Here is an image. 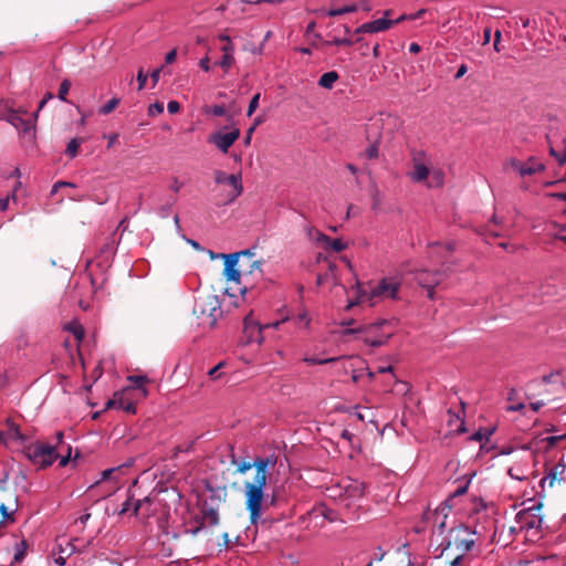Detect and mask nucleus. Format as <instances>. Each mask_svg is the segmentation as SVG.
I'll return each instance as SVG.
<instances>
[{
    "instance_id": "1",
    "label": "nucleus",
    "mask_w": 566,
    "mask_h": 566,
    "mask_svg": "<svg viewBox=\"0 0 566 566\" xmlns=\"http://www.w3.org/2000/svg\"><path fill=\"white\" fill-rule=\"evenodd\" d=\"M277 458L274 453L268 457H255L253 462L242 461L238 465L239 473H245L254 468L256 473L252 482L244 484L245 506L250 514V522L256 525L262 514V502L264 499V488L268 481V470L274 468Z\"/></svg>"
},
{
    "instance_id": "2",
    "label": "nucleus",
    "mask_w": 566,
    "mask_h": 566,
    "mask_svg": "<svg viewBox=\"0 0 566 566\" xmlns=\"http://www.w3.org/2000/svg\"><path fill=\"white\" fill-rule=\"evenodd\" d=\"M353 322H346L342 325L345 326L342 334L344 336L354 335L356 339L364 342L371 347H380L385 345L391 336V332H380V328L388 325V321L382 319L371 324H361L357 327H349Z\"/></svg>"
},
{
    "instance_id": "3",
    "label": "nucleus",
    "mask_w": 566,
    "mask_h": 566,
    "mask_svg": "<svg viewBox=\"0 0 566 566\" xmlns=\"http://www.w3.org/2000/svg\"><path fill=\"white\" fill-rule=\"evenodd\" d=\"M400 289V281L395 276L381 279L376 285L363 287L359 290L361 302H368L375 305L384 300H397Z\"/></svg>"
},
{
    "instance_id": "4",
    "label": "nucleus",
    "mask_w": 566,
    "mask_h": 566,
    "mask_svg": "<svg viewBox=\"0 0 566 566\" xmlns=\"http://www.w3.org/2000/svg\"><path fill=\"white\" fill-rule=\"evenodd\" d=\"M25 455L35 465L42 468L53 464L57 458L55 447L44 443H34L25 448Z\"/></svg>"
},
{
    "instance_id": "5",
    "label": "nucleus",
    "mask_w": 566,
    "mask_h": 566,
    "mask_svg": "<svg viewBox=\"0 0 566 566\" xmlns=\"http://www.w3.org/2000/svg\"><path fill=\"white\" fill-rule=\"evenodd\" d=\"M541 504H532L516 513L515 521L520 530L537 533L543 524V517L539 513Z\"/></svg>"
},
{
    "instance_id": "6",
    "label": "nucleus",
    "mask_w": 566,
    "mask_h": 566,
    "mask_svg": "<svg viewBox=\"0 0 566 566\" xmlns=\"http://www.w3.org/2000/svg\"><path fill=\"white\" fill-rule=\"evenodd\" d=\"M450 270V266L447 265L446 261L441 262V270H436L434 272H429L428 270H419L416 272V281L423 289L427 290V295L430 300L434 298V286L439 285L443 280V276L447 271Z\"/></svg>"
},
{
    "instance_id": "7",
    "label": "nucleus",
    "mask_w": 566,
    "mask_h": 566,
    "mask_svg": "<svg viewBox=\"0 0 566 566\" xmlns=\"http://www.w3.org/2000/svg\"><path fill=\"white\" fill-rule=\"evenodd\" d=\"M287 318L284 317L280 321H275L273 323H268L264 325H260L254 322L250 316L244 318L243 333L247 338V343H258L261 344L264 339L263 331L268 328H279V326L284 323Z\"/></svg>"
},
{
    "instance_id": "8",
    "label": "nucleus",
    "mask_w": 566,
    "mask_h": 566,
    "mask_svg": "<svg viewBox=\"0 0 566 566\" xmlns=\"http://www.w3.org/2000/svg\"><path fill=\"white\" fill-rule=\"evenodd\" d=\"M193 311L195 313L206 315V317L202 318V324H207L211 327L216 325L218 317L222 313L217 296H209L202 302H197Z\"/></svg>"
},
{
    "instance_id": "9",
    "label": "nucleus",
    "mask_w": 566,
    "mask_h": 566,
    "mask_svg": "<svg viewBox=\"0 0 566 566\" xmlns=\"http://www.w3.org/2000/svg\"><path fill=\"white\" fill-rule=\"evenodd\" d=\"M27 111H23L22 108H19L17 111H12L9 113V122L11 125H13L19 132L28 135V134H34L35 130V123L38 120V112L32 113L28 117H24L27 115Z\"/></svg>"
},
{
    "instance_id": "10",
    "label": "nucleus",
    "mask_w": 566,
    "mask_h": 566,
    "mask_svg": "<svg viewBox=\"0 0 566 566\" xmlns=\"http://www.w3.org/2000/svg\"><path fill=\"white\" fill-rule=\"evenodd\" d=\"M566 457L562 455L559 460L547 468L546 474L541 479L539 485L544 491L547 486L553 488L556 483H562L566 481Z\"/></svg>"
},
{
    "instance_id": "11",
    "label": "nucleus",
    "mask_w": 566,
    "mask_h": 566,
    "mask_svg": "<svg viewBox=\"0 0 566 566\" xmlns=\"http://www.w3.org/2000/svg\"><path fill=\"white\" fill-rule=\"evenodd\" d=\"M390 14V11L387 10L384 13L382 18L363 23L360 27L356 29L357 33H377L382 32L390 29L392 25L403 21L407 17L405 14L400 15L396 20L388 19L387 17Z\"/></svg>"
},
{
    "instance_id": "12",
    "label": "nucleus",
    "mask_w": 566,
    "mask_h": 566,
    "mask_svg": "<svg viewBox=\"0 0 566 566\" xmlns=\"http://www.w3.org/2000/svg\"><path fill=\"white\" fill-rule=\"evenodd\" d=\"M214 181L219 185L229 184L232 187V191L228 195V202H233L243 191L241 174L227 175L222 170L214 172Z\"/></svg>"
},
{
    "instance_id": "13",
    "label": "nucleus",
    "mask_w": 566,
    "mask_h": 566,
    "mask_svg": "<svg viewBox=\"0 0 566 566\" xmlns=\"http://www.w3.org/2000/svg\"><path fill=\"white\" fill-rule=\"evenodd\" d=\"M240 137V129L233 128L229 133L217 132L209 136L208 142L213 144L220 151L227 154L230 147L235 143V140Z\"/></svg>"
},
{
    "instance_id": "14",
    "label": "nucleus",
    "mask_w": 566,
    "mask_h": 566,
    "mask_svg": "<svg viewBox=\"0 0 566 566\" xmlns=\"http://www.w3.org/2000/svg\"><path fill=\"white\" fill-rule=\"evenodd\" d=\"M240 255H252L250 250H244L231 254H223L224 259V275L228 281L239 282L240 271L237 269Z\"/></svg>"
},
{
    "instance_id": "15",
    "label": "nucleus",
    "mask_w": 566,
    "mask_h": 566,
    "mask_svg": "<svg viewBox=\"0 0 566 566\" xmlns=\"http://www.w3.org/2000/svg\"><path fill=\"white\" fill-rule=\"evenodd\" d=\"M348 499H359L365 494V483L354 479H346L339 484Z\"/></svg>"
},
{
    "instance_id": "16",
    "label": "nucleus",
    "mask_w": 566,
    "mask_h": 566,
    "mask_svg": "<svg viewBox=\"0 0 566 566\" xmlns=\"http://www.w3.org/2000/svg\"><path fill=\"white\" fill-rule=\"evenodd\" d=\"M419 156H415L412 159V170L409 172V177L413 182H426L430 175V168Z\"/></svg>"
},
{
    "instance_id": "17",
    "label": "nucleus",
    "mask_w": 566,
    "mask_h": 566,
    "mask_svg": "<svg viewBox=\"0 0 566 566\" xmlns=\"http://www.w3.org/2000/svg\"><path fill=\"white\" fill-rule=\"evenodd\" d=\"M452 532L457 533L454 544L457 548L461 551L462 555H464L467 552H470L473 548L475 541L473 538L462 537V535H467L470 533L467 526L460 525L457 528H453Z\"/></svg>"
},
{
    "instance_id": "18",
    "label": "nucleus",
    "mask_w": 566,
    "mask_h": 566,
    "mask_svg": "<svg viewBox=\"0 0 566 566\" xmlns=\"http://www.w3.org/2000/svg\"><path fill=\"white\" fill-rule=\"evenodd\" d=\"M316 242L322 244L325 249L334 252H342L347 249V243L342 239H332L323 232L316 231Z\"/></svg>"
},
{
    "instance_id": "19",
    "label": "nucleus",
    "mask_w": 566,
    "mask_h": 566,
    "mask_svg": "<svg viewBox=\"0 0 566 566\" xmlns=\"http://www.w3.org/2000/svg\"><path fill=\"white\" fill-rule=\"evenodd\" d=\"M156 511L154 507V501L146 496L143 500H137L134 504V515L142 520L150 517Z\"/></svg>"
},
{
    "instance_id": "20",
    "label": "nucleus",
    "mask_w": 566,
    "mask_h": 566,
    "mask_svg": "<svg viewBox=\"0 0 566 566\" xmlns=\"http://www.w3.org/2000/svg\"><path fill=\"white\" fill-rule=\"evenodd\" d=\"M220 51L222 52V56L214 65L220 66L224 73H228L235 62L234 45L222 44Z\"/></svg>"
},
{
    "instance_id": "21",
    "label": "nucleus",
    "mask_w": 566,
    "mask_h": 566,
    "mask_svg": "<svg viewBox=\"0 0 566 566\" xmlns=\"http://www.w3.org/2000/svg\"><path fill=\"white\" fill-rule=\"evenodd\" d=\"M201 518L205 520L207 527H212L219 524V512L211 505L205 503L200 509Z\"/></svg>"
},
{
    "instance_id": "22",
    "label": "nucleus",
    "mask_w": 566,
    "mask_h": 566,
    "mask_svg": "<svg viewBox=\"0 0 566 566\" xmlns=\"http://www.w3.org/2000/svg\"><path fill=\"white\" fill-rule=\"evenodd\" d=\"M444 171L441 168H430V175L427 178L426 186L428 188H441L444 185Z\"/></svg>"
},
{
    "instance_id": "23",
    "label": "nucleus",
    "mask_w": 566,
    "mask_h": 566,
    "mask_svg": "<svg viewBox=\"0 0 566 566\" xmlns=\"http://www.w3.org/2000/svg\"><path fill=\"white\" fill-rule=\"evenodd\" d=\"M205 527H207L205 520L201 518L200 513H198L191 516L190 520L186 523L185 533L197 536Z\"/></svg>"
},
{
    "instance_id": "24",
    "label": "nucleus",
    "mask_w": 566,
    "mask_h": 566,
    "mask_svg": "<svg viewBox=\"0 0 566 566\" xmlns=\"http://www.w3.org/2000/svg\"><path fill=\"white\" fill-rule=\"evenodd\" d=\"M542 170H544V165L533 157L525 163L522 161V177L532 176Z\"/></svg>"
},
{
    "instance_id": "25",
    "label": "nucleus",
    "mask_w": 566,
    "mask_h": 566,
    "mask_svg": "<svg viewBox=\"0 0 566 566\" xmlns=\"http://www.w3.org/2000/svg\"><path fill=\"white\" fill-rule=\"evenodd\" d=\"M127 380L133 384V388L140 390L144 397L148 395V390L145 388V384L149 382V378L147 376L130 375L127 377Z\"/></svg>"
},
{
    "instance_id": "26",
    "label": "nucleus",
    "mask_w": 566,
    "mask_h": 566,
    "mask_svg": "<svg viewBox=\"0 0 566 566\" xmlns=\"http://www.w3.org/2000/svg\"><path fill=\"white\" fill-rule=\"evenodd\" d=\"M339 75L336 71H329L324 73L319 80L318 85L323 88L331 90L334 87L335 83L338 81Z\"/></svg>"
},
{
    "instance_id": "27",
    "label": "nucleus",
    "mask_w": 566,
    "mask_h": 566,
    "mask_svg": "<svg viewBox=\"0 0 566 566\" xmlns=\"http://www.w3.org/2000/svg\"><path fill=\"white\" fill-rule=\"evenodd\" d=\"M6 426H7V434L11 439H13L15 441H24L25 438L20 430V426L17 424L12 419L8 418L6 420Z\"/></svg>"
},
{
    "instance_id": "28",
    "label": "nucleus",
    "mask_w": 566,
    "mask_h": 566,
    "mask_svg": "<svg viewBox=\"0 0 566 566\" xmlns=\"http://www.w3.org/2000/svg\"><path fill=\"white\" fill-rule=\"evenodd\" d=\"M27 548H28V544L24 539H21V541L14 543V554H13V559L11 562V565L13 563H21L24 559Z\"/></svg>"
},
{
    "instance_id": "29",
    "label": "nucleus",
    "mask_w": 566,
    "mask_h": 566,
    "mask_svg": "<svg viewBox=\"0 0 566 566\" xmlns=\"http://www.w3.org/2000/svg\"><path fill=\"white\" fill-rule=\"evenodd\" d=\"M338 357H329V358H317L312 355L305 354L302 360L307 365H325L329 363H334L338 360Z\"/></svg>"
},
{
    "instance_id": "30",
    "label": "nucleus",
    "mask_w": 566,
    "mask_h": 566,
    "mask_svg": "<svg viewBox=\"0 0 566 566\" xmlns=\"http://www.w3.org/2000/svg\"><path fill=\"white\" fill-rule=\"evenodd\" d=\"M81 144H82L81 138H72L67 143L66 150H65L66 155L70 156L71 158L76 157Z\"/></svg>"
},
{
    "instance_id": "31",
    "label": "nucleus",
    "mask_w": 566,
    "mask_h": 566,
    "mask_svg": "<svg viewBox=\"0 0 566 566\" xmlns=\"http://www.w3.org/2000/svg\"><path fill=\"white\" fill-rule=\"evenodd\" d=\"M356 10H357L356 4H349V6H344V7L337 8V9H331V10H328L327 14L329 17H337V15H343L346 13L355 12Z\"/></svg>"
},
{
    "instance_id": "32",
    "label": "nucleus",
    "mask_w": 566,
    "mask_h": 566,
    "mask_svg": "<svg viewBox=\"0 0 566 566\" xmlns=\"http://www.w3.org/2000/svg\"><path fill=\"white\" fill-rule=\"evenodd\" d=\"M549 154L558 161L559 165L566 164V145L563 147V149H557L551 146Z\"/></svg>"
},
{
    "instance_id": "33",
    "label": "nucleus",
    "mask_w": 566,
    "mask_h": 566,
    "mask_svg": "<svg viewBox=\"0 0 566 566\" xmlns=\"http://www.w3.org/2000/svg\"><path fill=\"white\" fill-rule=\"evenodd\" d=\"M119 102H120L119 98L113 97L112 99H109L105 105H103L98 109V113L102 115L111 114L118 106Z\"/></svg>"
},
{
    "instance_id": "34",
    "label": "nucleus",
    "mask_w": 566,
    "mask_h": 566,
    "mask_svg": "<svg viewBox=\"0 0 566 566\" xmlns=\"http://www.w3.org/2000/svg\"><path fill=\"white\" fill-rule=\"evenodd\" d=\"M129 464L130 463L104 470L102 472L101 479L97 481V483L101 482V481H106V480L115 479L114 474L118 473L124 467H128Z\"/></svg>"
},
{
    "instance_id": "35",
    "label": "nucleus",
    "mask_w": 566,
    "mask_h": 566,
    "mask_svg": "<svg viewBox=\"0 0 566 566\" xmlns=\"http://www.w3.org/2000/svg\"><path fill=\"white\" fill-rule=\"evenodd\" d=\"M454 245L455 243L454 242H448L446 244H442L440 242H434L432 244H430V249H431V255L437 253L438 250H446L447 253H451L453 250H454Z\"/></svg>"
},
{
    "instance_id": "36",
    "label": "nucleus",
    "mask_w": 566,
    "mask_h": 566,
    "mask_svg": "<svg viewBox=\"0 0 566 566\" xmlns=\"http://www.w3.org/2000/svg\"><path fill=\"white\" fill-rule=\"evenodd\" d=\"M70 88H71L70 80H67V78L63 80L60 84V88H59V93H57V97L60 101L67 102L66 95H67Z\"/></svg>"
},
{
    "instance_id": "37",
    "label": "nucleus",
    "mask_w": 566,
    "mask_h": 566,
    "mask_svg": "<svg viewBox=\"0 0 566 566\" xmlns=\"http://www.w3.org/2000/svg\"><path fill=\"white\" fill-rule=\"evenodd\" d=\"M471 480H468L464 484L459 485L448 497L447 501H451L458 496H462L468 492Z\"/></svg>"
},
{
    "instance_id": "38",
    "label": "nucleus",
    "mask_w": 566,
    "mask_h": 566,
    "mask_svg": "<svg viewBox=\"0 0 566 566\" xmlns=\"http://www.w3.org/2000/svg\"><path fill=\"white\" fill-rule=\"evenodd\" d=\"M175 202H176V200H175V199H172L171 201L167 202L166 205H164V206L159 207V208L157 209V211H156V212H157V214H158L160 218H163V219L168 218V217H169V214H170V210H171L172 206L175 205Z\"/></svg>"
},
{
    "instance_id": "39",
    "label": "nucleus",
    "mask_w": 566,
    "mask_h": 566,
    "mask_svg": "<svg viewBox=\"0 0 566 566\" xmlns=\"http://www.w3.org/2000/svg\"><path fill=\"white\" fill-rule=\"evenodd\" d=\"M15 511H17V509H13L12 511H10L6 504L0 503V514H1L2 522H6V521L13 522L14 520H13L12 515Z\"/></svg>"
},
{
    "instance_id": "40",
    "label": "nucleus",
    "mask_w": 566,
    "mask_h": 566,
    "mask_svg": "<svg viewBox=\"0 0 566 566\" xmlns=\"http://www.w3.org/2000/svg\"><path fill=\"white\" fill-rule=\"evenodd\" d=\"M379 154V147L377 143H374L368 146V148L365 150L364 156L367 159H376Z\"/></svg>"
},
{
    "instance_id": "41",
    "label": "nucleus",
    "mask_w": 566,
    "mask_h": 566,
    "mask_svg": "<svg viewBox=\"0 0 566 566\" xmlns=\"http://www.w3.org/2000/svg\"><path fill=\"white\" fill-rule=\"evenodd\" d=\"M135 502L136 501L133 500V496H128L122 504V507H120L118 514L124 515V514L128 513L130 510L134 512Z\"/></svg>"
},
{
    "instance_id": "42",
    "label": "nucleus",
    "mask_w": 566,
    "mask_h": 566,
    "mask_svg": "<svg viewBox=\"0 0 566 566\" xmlns=\"http://www.w3.org/2000/svg\"><path fill=\"white\" fill-rule=\"evenodd\" d=\"M260 93H256L255 95L252 96L250 103H249V106H248V112H247V115L248 116H251L255 109L259 107V101H260Z\"/></svg>"
},
{
    "instance_id": "43",
    "label": "nucleus",
    "mask_w": 566,
    "mask_h": 566,
    "mask_svg": "<svg viewBox=\"0 0 566 566\" xmlns=\"http://www.w3.org/2000/svg\"><path fill=\"white\" fill-rule=\"evenodd\" d=\"M507 168H512L522 177V161L516 158H510L506 163Z\"/></svg>"
},
{
    "instance_id": "44",
    "label": "nucleus",
    "mask_w": 566,
    "mask_h": 566,
    "mask_svg": "<svg viewBox=\"0 0 566 566\" xmlns=\"http://www.w3.org/2000/svg\"><path fill=\"white\" fill-rule=\"evenodd\" d=\"M15 191H17V187L13 189L12 193L11 195H8L7 197L4 198H0V211H4L8 209V206H9V201L12 199V200H15L17 198V195H15Z\"/></svg>"
},
{
    "instance_id": "45",
    "label": "nucleus",
    "mask_w": 566,
    "mask_h": 566,
    "mask_svg": "<svg viewBox=\"0 0 566 566\" xmlns=\"http://www.w3.org/2000/svg\"><path fill=\"white\" fill-rule=\"evenodd\" d=\"M163 112H164L163 103L156 102V103L149 105V108H148L149 116H156V115L161 114Z\"/></svg>"
},
{
    "instance_id": "46",
    "label": "nucleus",
    "mask_w": 566,
    "mask_h": 566,
    "mask_svg": "<svg viewBox=\"0 0 566 566\" xmlns=\"http://www.w3.org/2000/svg\"><path fill=\"white\" fill-rule=\"evenodd\" d=\"M492 432V430H485L484 432L479 430L472 434L471 439L474 441H482L484 439L488 440Z\"/></svg>"
},
{
    "instance_id": "47",
    "label": "nucleus",
    "mask_w": 566,
    "mask_h": 566,
    "mask_svg": "<svg viewBox=\"0 0 566 566\" xmlns=\"http://www.w3.org/2000/svg\"><path fill=\"white\" fill-rule=\"evenodd\" d=\"M331 45H346L349 46L353 44V41L349 38H334L328 42Z\"/></svg>"
},
{
    "instance_id": "48",
    "label": "nucleus",
    "mask_w": 566,
    "mask_h": 566,
    "mask_svg": "<svg viewBox=\"0 0 566 566\" xmlns=\"http://www.w3.org/2000/svg\"><path fill=\"white\" fill-rule=\"evenodd\" d=\"M147 74L144 73L143 70H139L138 73H137V82H138V90H143L146 85V82H147Z\"/></svg>"
},
{
    "instance_id": "49",
    "label": "nucleus",
    "mask_w": 566,
    "mask_h": 566,
    "mask_svg": "<svg viewBox=\"0 0 566 566\" xmlns=\"http://www.w3.org/2000/svg\"><path fill=\"white\" fill-rule=\"evenodd\" d=\"M116 250L115 240L113 238V234L108 238V242L105 243L104 248L102 249V252H111L114 253Z\"/></svg>"
},
{
    "instance_id": "50",
    "label": "nucleus",
    "mask_w": 566,
    "mask_h": 566,
    "mask_svg": "<svg viewBox=\"0 0 566 566\" xmlns=\"http://www.w3.org/2000/svg\"><path fill=\"white\" fill-rule=\"evenodd\" d=\"M566 439V433L565 434H562V436H549L547 438H545V441L547 442V444L549 447H553L555 446L557 442L562 441Z\"/></svg>"
},
{
    "instance_id": "51",
    "label": "nucleus",
    "mask_w": 566,
    "mask_h": 566,
    "mask_svg": "<svg viewBox=\"0 0 566 566\" xmlns=\"http://www.w3.org/2000/svg\"><path fill=\"white\" fill-rule=\"evenodd\" d=\"M281 501H282L281 489L280 488H275L273 490L272 494H271V504L275 505V504H277Z\"/></svg>"
},
{
    "instance_id": "52",
    "label": "nucleus",
    "mask_w": 566,
    "mask_h": 566,
    "mask_svg": "<svg viewBox=\"0 0 566 566\" xmlns=\"http://www.w3.org/2000/svg\"><path fill=\"white\" fill-rule=\"evenodd\" d=\"M167 109L170 114H176L180 109V104L177 101H169L167 104Z\"/></svg>"
},
{
    "instance_id": "53",
    "label": "nucleus",
    "mask_w": 566,
    "mask_h": 566,
    "mask_svg": "<svg viewBox=\"0 0 566 566\" xmlns=\"http://www.w3.org/2000/svg\"><path fill=\"white\" fill-rule=\"evenodd\" d=\"M364 377V368L360 369H354L352 373V380L357 384Z\"/></svg>"
},
{
    "instance_id": "54",
    "label": "nucleus",
    "mask_w": 566,
    "mask_h": 566,
    "mask_svg": "<svg viewBox=\"0 0 566 566\" xmlns=\"http://www.w3.org/2000/svg\"><path fill=\"white\" fill-rule=\"evenodd\" d=\"M199 67L205 72H209L211 70L210 60L208 56L200 59Z\"/></svg>"
},
{
    "instance_id": "55",
    "label": "nucleus",
    "mask_w": 566,
    "mask_h": 566,
    "mask_svg": "<svg viewBox=\"0 0 566 566\" xmlns=\"http://www.w3.org/2000/svg\"><path fill=\"white\" fill-rule=\"evenodd\" d=\"M176 57H177V50L174 49L171 51H169L166 56H165V62L166 64H171L176 61Z\"/></svg>"
},
{
    "instance_id": "56",
    "label": "nucleus",
    "mask_w": 566,
    "mask_h": 566,
    "mask_svg": "<svg viewBox=\"0 0 566 566\" xmlns=\"http://www.w3.org/2000/svg\"><path fill=\"white\" fill-rule=\"evenodd\" d=\"M211 113L212 115L214 116H223L226 115V108L223 105H214L212 108H211Z\"/></svg>"
},
{
    "instance_id": "57",
    "label": "nucleus",
    "mask_w": 566,
    "mask_h": 566,
    "mask_svg": "<svg viewBox=\"0 0 566 566\" xmlns=\"http://www.w3.org/2000/svg\"><path fill=\"white\" fill-rule=\"evenodd\" d=\"M52 98H53V94H52V93H50V92H49V93H46V94L44 95V97L40 101V103H39V107H38V109H36L35 112H38V113H39V112H40V111H41V109L46 105V103H48L50 99H52Z\"/></svg>"
},
{
    "instance_id": "58",
    "label": "nucleus",
    "mask_w": 566,
    "mask_h": 566,
    "mask_svg": "<svg viewBox=\"0 0 566 566\" xmlns=\"http://www.w3.org/2000/svg\"><path fill=\"white\" fill-rule=\"evenodd\" d=\"M223 363H219L217 366H214L213 368H211L208 373V375L212 378V379H218L219 378V369L222 367Z\"/></svg>"
},
{
    "instance_id": "59",
    "label": "nucleus",
    "mask_w": 566,
    "mask_h": 566,
    "mask_svg": "<svg viewBox=\"0 0 566 566\" xmlns=\"http://www.w3.org/2000/svg\"><path fill=\"white\" fill-rule=\"evenodd\" d=\"M184 187V184L181 181H179L177 178H174L172 179V182H171V186H170V189L174 191V192H179L180 189Z\"/></svg>"
},
{
    "instance_id": "60",
    "label": "nucleus",
    "mask_w": 566,
    "mask_h": 566,
    "mask_svg": "<svg viewBox=\"0 0 566 566\" xmlns=\"http://www.w3.org/2000/svg\"><path fill=\"white\" fill-rule=\"evenodd\" d=\"M66 181H63V180H59L56 181L53 186H52V189H51V196H54L60 188H62L63 186H66Z\"/></svg>"
},
{
    "instance_id": "61",
    "label": "nucleus",
    "mask_w": 566,
    "mask_h": 566,
    "mask_svg": "<svg viewBox=\"0 0 566 566\" xmlns=\"http://www.w3.org/2000/svg\"><path fill=\"white\" fill-rule=\"evenodd\" d=\"M467 72H468L467 65L465 64H461L460 67L457 71L455 75H454V78L455 80L461 78Z\"/></svg>"
},
{
    "instance_id": "62",
    "label": "nucleus",
    "mask_w": 566,
    "mask_h": 566,
    "mask_svg": "<svg viewBox=\"0 0 566 566\" xmlns=\"http://www.w3.org/2000/svg\"><path fill=\"white\" fill-rule=\"evenodd\" d=\"M297 321L298 322H303L305 324V326H308L310 323H311V319H310V317H308L306 312H303V313L298 314L297 315Z\"/></svg>"
},
{
    "instance_id": "63",
    "label": "nucleus",
    "mask_w": 566,
    "mask_h": 566,
    "mask_svg": "<svg viewBox=\"0 0 566 566\" xmlns=\"http://www.w3.org/2000/svg\"><path fill=\"white\" fill-rule=\"evenodd\" d=\"M253 132H254V126L250 127L247 130L245 137L243 139L244 145H249L251 143V138H252Z\"/></svg>"
},
{
    "instance_id": "64",
    "label": "nucleus",
    "mask_w": 566,
    "mask_h": 566,
    "mask_svg": "<svg viewBox=\"0 0 566 566\" xmlns=\"http://www.w3.org/2000/svg\"><path fill=\"white\" fill-rule=\"evenodd\" d=\"M340 437L349 442H352L353 438L355 437L354 433H352L349 430L344 429L340 433Z\"/></svg>"
}]
</instances>
